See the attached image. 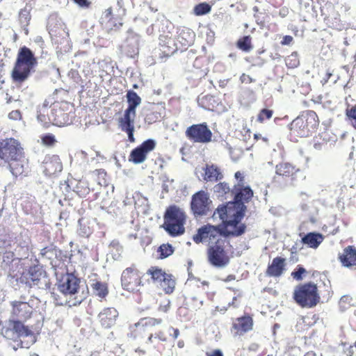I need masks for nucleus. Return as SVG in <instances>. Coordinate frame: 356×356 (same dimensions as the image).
I'll use <instances>...</instances> for the list:
<instances>
[{
    "instance_id": "1",
    "label": "nucleus",
    "mask_w": 356,
    "mask_h": 356,
    "mask_svg": "<svg viewBox=\"0 0 356 356\" xmlns=\"http://www.w3.org/2000/svg\"><path fill=\"white\" fill-rule=\"evenodd\" d=\"M37 65V58L29 48L25 46L19 48L11 72L13 83L22 84L28 80Z\"/></svg>"
},
{
    "instance_id": "2",
    "label": "nucleus",
    "mask_w": 356,
    "mask_h": 356,
    "mask_svg": "<svg viewBox=\"0 0 356 356\" xmlns=\"http://www.w3.org/2000/svg\"><path fill=\"white\" fill-rule=\"evenodd\" d=\"M186 213L177 205L169 206L164 213L163 229L171 236L182 235L185 232Z\"/></svg>"
},
{
    "instance_id": "3",
    "label": "nucleus",
    "mask_w": 356,
    "mask_h": 356,
    "mask_svg": "<svg viewBox=\"0 0 356 356\" xmlns=\"http://www.w3.org/2000/svg\"><path fill=\"white\" fill-rule=\"evenodd\" d=\"M319 124L317 114L311 110L303 111L291 123L290 129L300 137H307L316 131Z\"/></svg>"
},
{
    "instance_id": "4",
    "label": "nucleus",
    "mask_w": 356,
    "mask_h": 356,
    "mask_svg": "<svg viewBox=\"0 0 356 356\" xmlns=\"http://www.w3.org/2000/svg\"><path fill=\"white\" fill-rule=\"evenodd\" d=\"M293 299L302 308H312L320 300L316 284L308 282L296 287L293 292Z\"/></svg>"
},
{
    "instance_id": "5",
    "label": "nucleus",
    "mask_w": 356,
    "mask_h": 356,
    "mask_svg": "<svg viewBox=\"0 0 356 356\" xmlns=\"http://www.w3.org/2000/svg\"><path fill=\"white\" fill-rule=\"evenodd\" d=\"M166 19H163L160 22L154 24V27L159 26V31L161 33L159 35V49L161 51V57H169L175 53L178 49H180L179 46L173 38V34L170 31H166L168 24Z\"/></svg>"
},
{
    "instance_id": "6",
    "label": "nucleus",
    "mask_w": 356,
    "mask_h": 356,
    "mask_svg": "<svg viewBox=\"0 0 356 356\" xmlns=\"http://www.w3.org/2000/svg\"><path fill=\"white\" fill-rule=\"evenodd\" d=\"M1 334L6 339L13 341L33 335V332L19 320L9 319L0 321Z\"/></svg>"
},
{
    "instance_id": "7",
    "label": "nucleus",
    "mask_w": 356,
    "mask_h": 356,
    "mask_svg": "<svg viewBox=\"0 0 356 356\" xmlns=\"http://www.w3.org/2000/svg\"><path fill=\"white\" fill-rule=\"evenodd\" d=\"M11 250H0V267L5 274L15 278L22 268L21 261L23 260Z\"/></svg>"
},
{
    "instance_id": "8",
    "label": "nucleus",
    "mask_w": 356,
    "mask_h": 356,
    "mask_svg": "<svg viewBox=\"0 0 356 356\" xmlns=\"http://www.w3.org/2000/svg\"><path fill=\"white\" fill-rule=\"evenodd\" d=\"M225 240L218 239L208 248V260L216 268H224L229 263V258L224 248Z\"/></svg>"
},
{
    "instance_id": "9",
    "label": "nucleus",
    "mask_w": 356,
    "mask_h": 356,
    "mask_svg": "<svg viewBox=\"0 0 356 356\" xmlns=\"http://www.w3.org/2000/svg\"><path fill=\"white\" fill-rule=\"evenodd\" d=\"M22 157V148L15 138H10L0 141V160L6 163Z\"/></svg>"
},
{
    "instance_id": "10",
    "label": "nucleus",
    "mask_w": 356,
    "mask_h": 356,
    "mask_svg": "<svg viewBox=\"0 0 356 356\" xmlns=\"http://www.w3.org/2000/svg\"><path fill=\"white\" fill-rule=\"evenodd\" d=\"M185 134L186 136L194 143H207L211 141L212 132L206 122L188 127Z\"/></svg>"
},
{
    "instance_id": "11",
    "label": "nucleus",
    "mask_w": 356,
    "mask_h": 356,
    "mask_svg": "<svg viewBox=\"0 0 356 356\" xmlns=\"http://www.w3.org/2000/svg\"><path fill=\"white\" fill-rule=\"evenodd\" d=\"M211 201L207 193L200 191L195 193L191 202V209L195 218L207 216L210 211L209 204Z\"/></svg>"
},
{
    "instance_id": "12",
    "label": "nucleus",
    "mask_w": 356,
    "mask_h": 356,
    "mask_svg": "<svg viewBox=\"0 0 356 356\" xmlns=\"http://www.w3.org/2000/svg\"><path fill=\"white\" fill-rule=\"evenodd\" d=\"M232 195L234 198L229 201V204H232V207H247L245 203L251 200L253 197V191L249 186H244L243 184L238 183L232 188Z\"/></svg>"
},
{
    "instance_id": "13",
    "label": "nucleus",
    "mask_w": 356,
    "mask_h": 356,
    "mask_svg": "<svg viewBox=\"0 0 356 356\" xmlns=\"http://www.w3.org/2000/svg\"><path fill=\"white\" fill-rule=\"evenodd\" d=\"M13 244L15 245L14 250L17 256L22 259L28 257L31 250V240L28 230H22L19 233H15Z\"/></svg>"
},
{
    "instance_id": "14",
    "label": "nucleus",
    "mask_w": 356,
    "mask_h": 356,
    "mask_svg": "<svg viewBox=\"0 0 356 356\" xmlns=\"http://www.w3.org/2000/svg\"><path fill=\"white\" fill-rule=\"evenodd\" d=\"M28 275L32 282L31 284L37 286L39 289H50L51 283L42 266L38 264L30 266ZM29 284L31 285V283Z\"/></svg>"
},
{
    "instance_id": "15",
    "label": "nucleus",
    "mask_w": 356,
    "mask_h": 356,
    "mask_svg": "<svg viewBox=\"0 0 356 356\" xmlns=\"http://www.w3.org/2000/svg\"><path fill=\"white\" fill-rule=\"evenodd\" d=\"M121 284L124 290L131 292L138 291V286L141 284V281L138 270L133 267L124 270L121 276Z\"/></svg>"
},
{
    "instance_id": "16",
    "label": "nucleus",
    "mask_w": 356,
    "mask_h": 356,
    "mask_svg": "<svg viewBox=\"0 0 356 356\" xmlns=\"http://www.w3.org/2000/svg\"><path fill=\"white\" fill-rule=\"evenodd\" d=\"M195 174L200 180L208 181H218L223 179L220 168L215 164L206 163L204 166L196 168Z\"/></svg>"
},
{
    "instance_id": "17",
    "label": "nucleus",
    "mask_w": 356,
    "mask_h": 356,
    "mask_svg": "<svg viewBox=\"0 0 356 356\" xmlns=\"http://www.w3.org/2000/svg\"><path fill=\"white\" fill-rule=\"evenodd\" d=\"M80 282L73 274L67 273L60 281L58 289L64 295H74L80 289Z\"/></svg>"
},
{
    "instance_id": "18",
    "label": "nucleus",
    "mask_w": 356,
    "mask_h": 356,
    "mask_svg": "<svg viewBox=\"0 0 356 356\" xmlns=\"http://www.w3.org/2000/svg\"><path fill=\"white\" fill-rule=\"evenodd\" d=\"M43 173L47 177L56 176L63 170L62 162L58 155H46L42 165Z\"/></svg>"
},
{
    "instance_id": "19",
    "label": "nucleus",
    "mask_w": 356,
    "mask_h": 356,
    "mask_svg": "<svg viewBox=\"0 0 356 356\" xmlns=\"http://www.w3.org/2000/svg\"><path fill=\"white\" fill-rule=\"evenodd\" d=\"M136 115V113L124 111L123 117L119 119V127L122 131L127 133L128 140L131 143H134L135 141L134 133V119Z\"/></svg>"
},
{
    "instance_id": "20",
    "label": "nucleus",
    "mask_w": 356,
    "mask_h": 356,
    "mask_svg": "<svg viewBox=\"0 0 356 356\" xmlns=\"http://www.w3.org/2000/svg\"><path fill=\"white\" fill-rule=\"evenodd\" d=\"M13 310L12 314L19 321H26L31 316L33 309L26 302L13 301L11 302Z\"/></svg>"
},
{
    "instance_id": "21",
    "label": "nucleus",
    "mask_w": 356,
    "mask_h": 356,
    "mask_svg": "<svg viewBox=\"0 0 356 356\" xmlns=\"http://www.w3.org/2000/svg\"><path fill=\"white\" fill-rule=\"evenodd\" d=\"M177 33L176 40L180 49H186L188 47L193 43L195 33L191 29L186 27L179 28Z\"/></svg>"
},
{
    "instance_id": "22",
    "label": "nucleus",
    "mask_w": 356,
    "mask_h": 356,
    "mask_svg": "<svg viewBox=\"0 0 356 356\" xmlns=\"http://www.w3.org/2000/svg\"><path fill=\"white\" fill-rule=\"evenodd\" d=\"M48 120L59 127L70 124L69 114L56 105L51 108V113L48 115Z\"/></svg>"
},
{
    "instance_id": "23",
    "label": "nucleus",
    "mask_w": 356,
    "mask_h": 356,
    "mask_svg": "<svg viewBox=\"0 0 356 356\" xmlns=\"http://www.w3.org/2000/svg\"><path fill=\"white\" fill-rule=\"evenodd\" d=\"M118 316V312L115 308L108 307L103 309L98 317L101 325L105 328H109L115 323Z\"/></svg>"
},
{
    "instance_id": "24",
    "label": "nucleus",
    "mask_w": 356,
    "mask_h": 356,
    "mask_svg": "<svg viewBox=\"0 0 356 356\" xmlns=\"http://www.w3.org/2000/svg\"><path fill=\"white\" fill-rule=\"evenodd\" d=\"M284 266L285 259L281 257H277L273 259L270 264H268L266 275L268 277H280L284 270Z\"/></svg>"
},
{
    "instance_id": "25",
    "label": "nucleus",
    "mask_w": 356,
    "mask_h": 356,
    "mask_svg": "<svg viewBox=\"0 0 356 356\" xmlns=\"http://www.w3.org/2000/svg\"><path fill=\"white\" fill-rule=\"evenodd\" d=\"M139 38L138 36L131 33L127 38L122 45L123 51H125L127 56L134 58L138 54Z\"/></svg>"
},
{
    "instance_id": "26",
    "label": "nucleus",
    "mask_w": 356,
    "mask_h": 356,
    "mask_svg": "<svg viewBox=\"0 0 356 356\" xmlns=\"http://www.w3.org/2000/svg\"><path fill=\"white\" fill-rule=\"evenodd\" d=\"M339 259L342 266L350 268L356 266V248L353 245L346 247L343 253L339 255Z\"/></svg>"
},
{
    "instance_id": "27",
    "label": "nucleus",
    "mask_w": 356,
    "mask_h": 356,
    "mask_svg": "<svg viewBox=\"0 0 356 356\" xmlns=\"http://www.w3.org/2000/svg\"><path fill=\"white\" fill-rule=\"evenodd\" d=\"M323 239L324 236L322 234L312 232L304 234L301 238L300 243L308 248L316 249L323 242Z\"/></svg>"
},
{
    "instance_id": "28",
    "label": "nucleus",
    "mask_w": 356,
    "mask_h": 356,
    "mask_svg": "<svg viewBox=\"0 0 356 356\" xmlns=\"http://www.w3.org/2000/svg\"><path fill=\"white\" fill-rule=\"evenodd\" d=\"M253 321L249 316H245L238 318L235 323H233V328L236 330L237 333L242 334L252 329Z\"/></svg>"
},
{
    "instance_id": "29",
    "label": "nucleus",
    "mask_w": 356,
    "mask_h": 356,
    "mask_svg": "<svg viewBox=\"0 0 356 356\" xmlns=\"http://www.w3.org/2000/svg\"><path fill=\"white\" fill-rule=\"evenodd\" d=\"M247 210V207H243L241 206V207H233L232 212L231 214V218L229 220H226V224L229 225V227H236L237 225L241 224L242 219L244 218L245 215V211Z\"/></svg>"
},
{
    "instance_id": "30",
    "label": "nucleus",
    "mask_w": 356,
    "mask_h": 356,
    "mask_svg": "<svg viewBox=\"0 0 356 356\" xmlns=\"http://www.w3.org/2000/svg\"><path fill=\"white\" fill-rule=\"evenodd\" d=\"M213 195L220 201L227 200L232 195V188L226 182H220L213 186Z\"/></svg>"
},
{
    "instance_id": "31",
    "label": "nucleus",
    "mask_w": 356,
    "mask_h": 356,
    "mask_svg": "<svg viewBox=\"0 0 356 356\" xmlns=\"http://www.w3.org/2000/svg\"><path fill=\"white\" fill-rule=\"evenodd\" d=\"M8 163L10 171L13 176L17 177L24 173L26 163L24 160L22 159V157L15 159L10 161V162H8Z\"/></svg>"
},
{
    "instance_id": "32",
    "label": "nucleus",
    "mask_w": 356,
    "mask_h": 356,
    "mask_svg": "<svg viewBox=\"0 0 356 356\" xmlns=\"http://www.w3.org/2000/svg\"><path fill=\"white\" fill-rule=\"evenodd\" d=\"M126 97L128 103V107L124 111L136 113V108L141 103V98L135 91L131 90L127 92Z\"/></svg>"
},
{
    "instance_id": "33",
    "label": "nucleus",
    "mask_w": 356,
    "mask_h": 356,
    "mask_svg": "<svg viewBox=\"0 0 356 356\" xmlns=\"http://www.w3.org/2000/svg\"><path fill=\"white\" fill-rule=\"evenodd\" d=\"M276 174L280 176L289 177L293 175L294 173L299 171V169L290 163H283L277 164L275 167Z\"/></svg>"
},
{
    "instance_id": "34",
    "label": "nucleus",
    "mask_w": 356,
    "mask_h": 356,
    "mask_svg": "<svg viewBox=\"0 0 356 356\" xmlns=\"http://www.w3.org/2000/svg\"><path fill=\"white\" fill-rule=\"evenodd\" d=\"M232 204H229V201L225 204H220L213 212L212 218H215L216 216L218 214V218L222 221L226 220L227 217L229 216V214H231V212H232Z\"/></svg>"
},
{
    "instance_id": "35",
    "label": "nucleus",
    "mask_w": 356,
    "mask_h": 356,
    "mask_svg": "<svg viewBox=\"0 0 356 356\" xmlns=\"http://www.w3.org/2000/svg\"><path fill=\"white\" fill-rule=\"evenodd\" d=\"M75 182V185L73 186V191L80 197H86L90 191L88 181L85 179H80L76 180Z\"/></svg>"
},
{
    "instance_id": "36",
    "label": "nucleus",
    "mask_w": 356,
    "mask_h": 356,
    "mask_svg": "<svg viewBox=\"0 0 356 356\" xmlns=\"http://www.w3.org/2000/svg\"><path fill=\"white\" fill-rule=\"evenodd\" d=\"M166 294H171L175 288L176 280L172 274H166L165 280L159 283Z\"/></svg>"
},
{
    "instance_id": "37",
    "label": "nucleus",
    "mask_w": 356,
    "mask_h": 356,
    "mask_svg": "<svg viewBox=\"0 0 356 356\" xmlns=\"http://www.w3.org/2000/svg\"><path fill=\"white\" fill-rule=\"evenodd\" d=\"M147 155V154L138 146L131 150L129 160L136 164L142 163L145 161Z\"/></svg>"
},
{
    "instance_id": "38",
    "label": "nucleus",
    "mask_w": 356,
    "mask_h": 356,
    "mask_svg": "<svg viewBox=\"0 0 356 356\" xmlns=\"http://www.w3.org/2000/svg\"><path fill=\"white\" fill-rule=\"evenodd\" d=\"M77 233L82 237H88L92 234V229L89 226L88 220L86 218L79 219Z\"/></svg>"
},
{
    "instance_id": "39",
    "label": "nucleus",
    "mask_w": 356,
    "mask_h": 356,
    "mask_svg": "<svg viewBox=\"0 0 356 356\" xmlns=\"http://www.w3.org/2000/svg\"><path fill=\"white\" fill-rule=\"evenodd\" d=\"M236 47L244 51V52H250L253 49V45L252 44V38L250 35H244L240 38L236 43Z\"/></svg>"
},
{
    "instance_id": "40",
    "label": "nucleus",
    "mask_w": 356,
    "mask_h": 356,
    "mask_svg": "<svg viewBox=\"0 0 356 356\" xmlns=\"http://www.w3.org/2000/svg\"><path fill=\"white\" fill-rule=\"evenodd\" d=\"M30 20V10L25 7L24 8L22 9L19 13V21L26 35L29 33V29L27 26Z\"/></svg>"
},
{
    "instance_id": "41",
    "label": "nucleus",
    "mask_w": 356,
    "mask_h": 356,
    "mask_svg": "<svg viewBox=\"0 0 356 356\" xmlns=\"http://www.w3.org/2000/svg\"><path fill=\"white\" fill-rule=\"evenodd\" d=\"M147 274L151 275V278L155 283L159 284L162 280H165L167 273L159 267L152 266L147 270Z\"/></svg>"
},
{
    "instance_id": "42",
    "label": "nucleus",
    "mask_w": 356,
    "mask_h": 356,
    "mask_svg": "<svg viewBox=\"0 0 356 356\" xmlns=\"http://www.w3.org/2000/svg\"><path fill=\"white\" fill-rule=\"evenodd\" d=\"M210 224L204 225L197 229L196 234L193 235V240L195 243H203L207 238H209L208 229H209Z\"/></svg>"
},
{
    "instance_id": "43",
    "label": "nucleus",
    "mask_w": 356,
    "mask_h": 356,
    "mask_svg": "<svg viewBox=\"0 0 356 356\" xmlns=\"http://www.w3.org/2000/svg\"><path fill=\"white\" fill-rule=\"evenodd\" d=\"M57 246H56L54 244L51 243L40 250V255L45 258L48 260L51 261V264L54 266V255H55V250H56Z\"/></svg>"
},
{
    "instance_id": "44",
    "label": "nucleus",
    "mask_w": 356,
    "mask_h": 356,
    "mask_svg": "<svg viewBox=\"0 0 356 356\" xmlns=\"http://www.w3.org/2000/svg\"><path fill=\"white\" fill-rule=\"evenodd\" d=\"M92 288L95 295L102 298L106 297L108 293L107 284L99 281L92 284Z\"/></svg>"
},
{
    "instance_id": "45",
    "label": "nucleus",
    "mask_w": 356,
    "mask_h": 356,
    "mask_svg": "<svg viewBox=\"0 0 356 356\" xmlns=\"http://www.w3.org/2000/svg\"><path fill=\"white\" fill-rule=\"evenodd\" d=\"M211 10V6L207 2H202L195 5L193 8V13L196 16H202L208 14Z\"/></svg>"
},
{
    "instance_id": "46",
    "label": "nucleus",
    "mask_w": 356,
    "mask_h": 356,
    "mask_svg": "<svg viewBox=\"0 0 356 356\" xmlns=\"http://www.w3.org/2000/svg\"><path fill=\"white\" fill-rule=\"evenodd\" d=\"M71 254L67 250H62L58 248H56V250H55L54 259L55 264L54 266H58L60 262H65L68 259H70Z\"/></svg>"
},
{
    "instance_id": "47",
    "label": "nucleus",
    "mask_w": 356,
    "mask_h": 356,
    "mask_svg": "<svg viewBox=\"0 0 356 356\" xmlns=\"http://www.w3.org/2000/svg\"><path fill=\"white\" fill-rule=\"evenodd\" d=\"M174 248L170 243L162 244L161 245L157 250L158 253H159L160 259H165L169 256L172 255L174 252Z\"/></svg>"
},
{
    "instance_id": "48",
    "label": "nucleus",
    "mask_w": 356,
    "mask_h": 356,
    "mask_svg": "<svg viewBox=\"0 0 356 356\" xmlns=\"http://www.w3.org/2000/svg\"><path fill=\"white\" fill-rule=\"evenodd\" d=\"M111 254L114 260H119L122 252V246H121L118 241H113L110 244Z\"/></svg>"
},
{
    "instance_id": "49",
    "label": "nucleus",
    "mask_w": 356,
    "mask_h": 356,
    "mask_svg": "<svg viewBox=\"0 0 356 356\" xmlns=\"http://www.w3.org/2000/svg\"><path fill=\"white\" fill-rule=\"evenodd\" d=\"M122 24L123 23L121 18L113 17L111 20H108L104 24V26L108 31H118L121 28Z\"/></svg>"
},
{
    "instance_id": "50",
    "label": "nucleus",
    "mask_w": 356,
    "mask_h": 356,
    "mask_svg": "<svg viewBox=\"0 0 356 356\" xmlns=\"http://www.w3.org/2000/svg\"><path fill=\"white\" fill-rule=\"evenodd\" d=\"M214 227L216 231H218L220 237L227 238L231 236V231L227 229L229 225L226 224V220H222L220 224L214 225Z\"/></svg>"
},
{
    "instance_id": "51",
    "label": "nucleus",
    "mask_w": 356,
    "mask_h": 356,
    "mask_svg": "<svg viewBox=\"0 0 356 356\" xmlns=\"http://www.w3.org/2000/svg\"><path fill=\"white\" fill-rule=\"evenodd\" d=\"M346 120L356 129V106L347 108L346 111Z\"/></svg>"
},
{
    "instance_id": "52",
    "label": "nucleus",
    "mask_w": 356,
    "mask_h": 356,
    "mask_svg": "<svg viewBox=\"0 0 356 356\" xmlns=\"http://www.w3.org/2000/svg\"><path fill=\"white\" fill-rule=\"evenodd\" d=\"M156 147V141L154 139L149 138L143 141L140 145L141 149H143L147 154L152 151Z\"/></svg>"
},
{
    "instance_id": "53",
    "label": "nucleus",
    "mask_w": 356,
    "mask_h": 356,
    "mask_svg": "<svg viewBox=\"0 0 356 356\" xmlns=\"http://www.w3.org/2000/svg\"><path fill=\"white\" fill-rule=\"evenodd\" d=\"M300 63L296 52L292 53L286 59V64L289 67L293 68L296 67Z\"/></svg>"
},
{
    "instance_id": "54",
    "label": "nucleus",
    "mask_w": 356,
    "mask_h": 356,
    "mask_svg": "<svg viewBox=\"0 0 356 356\" xmlns=\"http://www.w3.org/2000/svg\"><path fill=\"white\" fill-rule=\"evenodd\" d=\"M210 228L208 229V234H209V242L211 245L215 244V241H216L218 239H221L220 238V236L218 233V231H216V227L214 225L210 224Z\"/></svg>"
},
{
    "instance_id": "55",
    "label": "nucleus",
    "mask_w": 356,
    "mask_h": 356,
    "mask_svg": "<svg viewBox=\"0 0 356 356\" xmlns=\"http://www.w3.org/2000/svg\"><path fill=\"white\" fill-rule=\"evenodd\" d=\"M273 111L268 108H263L260 111L257 115V121L263 122L265 120H268L272 118Z\"/></svg>"
},
{
    "instance_id": "56",
    "label": "nucleus",
    "mask_w": 356,
    "mask_h": 356,
    "mask_svg": "<svg viewBox=\"0 0 356 356\" xmlns=\"http://www.w3.org/2000/svg\"><path fill=\"white\" fill-rule=\"evenodd\" d=\"M234 230L231 231V236H240L243 235L246 230V225L244 223L237 225L236 227H232Z\"/></svg>"
},
{
    "instance_id": "57",
    "label": "nucleus",
    "mask_w": 356,
    "mask_h": 356,
    "mask_svg": "<svg viewBox=\"0 0 356 356\" xmlns=\"http://www.w3.org/2000/svg\"><path fill=\"white\" fill-rule=\"evenodd\" d=\"M129 0H118L117 1V7L118 8V15L124 16L126 15L127 8L126 7L129 5Z\"/></svg>"
},
{
    "instance_id": "58",
    "label": "nucleus",
    "mask_w": 356,
    "mask_h": 356,
    "mask_svg": "<svg viewBox=\"0 0 356 356\" xmlns=\"http://www.w3.org/2000/svg\"><path fill=\"white\" fill-rule=\"evenodd\" d=\"M306 273V270L301 265H298L296 269L291 273L293 279L298 281L302 280V275Z\"/></svg>"
},
{
    "instance_id": "59",
    "label": "nucleus",
    "mask_w": 356,
    "mask_h": 356,
    "mask_svg": "<svg viewBox=\"0 0 356 356\" xmlns=\"http://www.w3.org/2000/svg\"><path fill=\"white\" fill-rule=\"evenodd\" d=\"M57 21L56 17L51 16L47 23V29L51 35H55L57 33V30L55 29L54 22Z\"/></svg>"
},
{
    "instance_id": "60",
    "label": "nucleus",
    "mask_w": 356,
    "mask_h": 356,
    "mask_svg": "<svg viewBox=\"0 0 356 356\" xmlns=\"http://www.w3.org/2000/svg\"><path fill=\"white\" fill-rule=\"evenodd\" d=\"M142 321H145L144 324L146 326H155L156 325H159L162 323L161 318H145L142 320Z\"/></svg>"
},
{
    "instance_id": "61",
    "label": "nucleus",
    "mask_w": 356,
    "mask_h": 356,
    "mask_svg": "<svg viewBox=\"0 0 356 356\" xmlns=\"http://www.w3.org/2000/svg\"><path fill=\"white\" fill-rule=\"evenodd\" d=\"M42 143L48 146L53 145L56 143L55 136L51 134H47L42 137Z\"/></svg>"
},
{
    "instance_id": "62",
    "label": "nucleus",
    "mask_w": 356,
    "mask_h": 356,
    "mask_svg": "<svg viewBox=\"0 0 356 356\" xmlns=\"http://www.w3.org/2000/svg\"><path fill=\"white\" fill-rule=\"evenodd\" d=\"M46 109H47V105L45 104H44L42 107L41 108H40L39 111H38L37 118H38V121H40L41 122H44V123L47 122V118H48V116L47 117L46 115L44 114Z\"/></svg>"
},
{
    "instance_id": "63",
    "label": "nucleus",
    "mask_w": 356,
    "mask_h": 356,
    "mask_svg": "<svg viewBox=\"0 0 356 356\" xmlns=\"http://www.w3.org/2000/svg\"><path fill=\"white\" fill-rule=\"evenodd\" d=\"M113 17V13H112V8H108L102 14V16L101 17L102 23L103 24H104L108 20H111V19Z\"/></svg>"
},
{
    "instance_id": "64",
    "label": "nucleus",
    "mask_w": 356,
    "mask_h": 356,
    "mask_svg": "<svg viewBox=\"0 0 356 356\" xmlns=\"http://www.w3.org/2000/svg\"><path fill=\"white\" fill-rule=\"evenodd\" d=\"M87 294H88V292L85 293L83 291L81 295L75 296L74 301L72 303V305L75 306V305L81 304L86 298Z\"/></svg>"
}]
</instances>
